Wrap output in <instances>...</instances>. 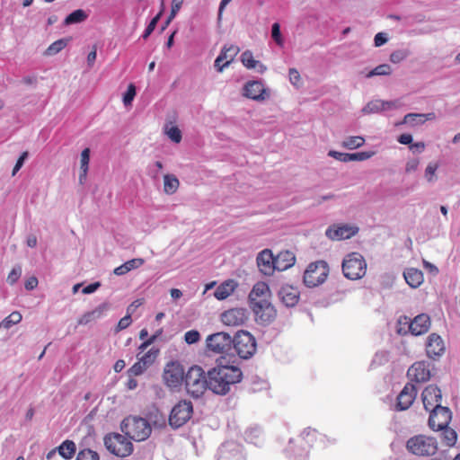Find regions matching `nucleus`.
Returning <instances> with one entry per match:
<instances>
[{
	"instance_id": "obj_1",
	"label": "nucleus",
	"mask_w": 460,
	"mask_h": 460,
	"mask_svg": "<svg viewBox=\"0 0 460 460\" xmlns=\"http://www.w3.org/2000/svg\"><path fill=\"white\" fill-rule=\"evenodd\" d=\"M242 379L243 372L238 367L217 364L208 370V389L216 394L226 395L231 386Z\"/></svg>"
},
{
	"instance_id": "obj_28",
	"label": "nucleus",
	"mask_w": 460,
	"mask_h": 460,
	"mask_svg": "<svg viewBox=\"0 0 460 460\" xmlns=\"http://www.w3.org/2000/svg\"><path fill=\"white\" fill-rule=\"evenodd\" d=\"M108 309L107 304H102L98 305L95 309L86 312L77 321V323L79 325H86L89 323L95 321L96 319H99L102 316L104 312Z\"/></svg>"
},
{
	"instance_id": "obj_47",
	"label": "nucleus",
	"mask_w": 460,
	"mask_h": 460,
	"mask_svg": "<svg viewBox=\"0 0 460 460\" xmlns=\"http://www.w3.org/2000/svg\"><path fill=\"white\" fill-rule=\"evenodd\" d=\"M409 55V52L405 49H398L391 53L390 61L397 64L404 60Z\"/></svg>"
},
{
	"instance_id": "obj_45",
	"label": "nucleus",
	"mask_w": 460,
	"mask_h": 460,
	"mask_svg": "<svg viewBox=\"0 0 460 460\" xmlns=\"http://www.w3.org/2000/svg\"><path fill=\"white\" fill-rule=\"evenodd\" d=\"M443 437L447 446H454L457 439L456 432L453 429L447 427L443 429Z\"/></svg>"
},
{
	"instance_id": "obj_31",
	"label": "nucleus",
	"mask_w": 460,
	"mask_h": 460,
	"mask_svg": "<svg viewBox=\"0 0 460 460\" xmlns=\"http://www.w3.org/2000/svg\"><path fill=\"white\" fill-rule=\"evenodd\" d=\"M89 161H90V149L84 148L81 153L80 157V174H79V182L83 184L87 176L88 172V166H89Z\"/></svg>"
},
{
	"instance_id": "obj_3",
	"label": "nucleus",
	"mask_w": 460,
	"mask_h": 460,
	"mask_svg": "<svg viewBox=\"0 0 460 460\" xmlns=\"http://www.w3.org/2000/svg\"><path fill=\"white\" fill-rule=\"evenodd\" d=\"M184 384L187 393L199 398L208 389V373L206 376L201 367L192 366L185 374Z\"/></svg>"
},
{
	"instance_id": "obj_50",
	"label": "nucleus",
	"mask_w": 460,
	"mask_h": 460,
	"mask_svg": "<svg viewBox=\"0 0 460 460\" xmlns=\"http://www.w3.org/2000/svg\"><path fill=\"white\" fill-rule=\"evenodd\" d=\"M21 275H22V268H21V266H19V265L15 266L9 272V274L7 276V282L10 285L15 284L18 281V279H20Z\"/></svg>"
},
{
	"instance_id": "obj_37",
	"label": "nucleus",
	"mask_w": 460,
	"mask_h": 460,
	"mask_svg": "<svg viewBox=\"0 0 460 460\" xmlns=\"http://www.w3.org/2000/svg\"><path fill=\"white\" fill-rule=\"evenodd\" d=\"M365 143V138L361 136L348 137L341 144L344 148L356 149L362 146Z\"/></svg>"
},
{
	"instance_id": "obj_11",
	"label": "nucleus",
	"mask_w": 460,
	"mask_h": 460,
	"mask_svg": "<svg viewBox=\"0 0 460 460\" xmlns=\"http://www.w3.org/2000/svg\"><path fill=\"white\" fill-rule=\"evenodd\" d=\"M232 343V337L225 332L208 335L206 340L208 349L217 354L226 353L231 349Z\"/></svg>"
},
{
	"instance_id": "obj_60",
	"label": "nucleus",
	"mask_w": 460,
	"mask_h": 460,
	"mask_svg": "<svg viewBox=\"0 0 460 460\" xmlns=\"http://www.w3.org/2000/svg\"><path fill=\"white\" fill-rule=\"evenodd\" d=\"M27 156H28V152L27 151L23 152L20 155V157L18 158V160H17V162H16V164H15V165H14V167L13 169V173H12L13 175H15L16 172L22 168V166L23 165V163H24L25 159L27 158Z\"/></svg>"
},
{
	"instance_id": "obj_24",
	"label": "nucleus",
	"mask_w": 460,
	"mask_h": 460,
	"mask_svg": "<svg viewBox=\"0 0 460 460\" xmlns=\"http://www.w3.org/2000/svg\"><path fill=\"white\" fill-rule=\"evenodd\" d=\"M430 327L429 316L426 314H420L411 320V334L415 336L422 335L426 333Z\"/></svg>"
},
{
	"instance_id": "obj_10",
	"label": "nucleus",
	"mask_w": 460,
	"mask_h": 460,
	"mask_svg": "<svg viewBox=\"0 0 460 460\" xmlns=\"http://www.w3.org/2000/svg\"><path fill=\"white\" fill-rule=\"evenodd\" d=\"M163 379L164 384L170 388L180 387L185 379L183 367L179 362H169L164 367Z\"/></svg>"
},
{
	"instance_id": "obj_59",
	"label": "nucleus",
	"mask_w": 460,
	"mask_h": 460,
	"mask_svg": "<svg viewBox=\"0 0 460 460\" xmlns=\"http://www.w3.org/2000/svg\"><path fill=\"white\" fill-rule=\"evenodd\" d=\"M289 80L292 84L299 85L301 83V77L299 72L295 68L289 69Z\"/></svg>"
},
{
	"instance_id": "obj_36",
	"label": "nucleus",
	"mask_w": 460,
	"mask_h": 460,
	"mask_svg": "<svg viewBox=\"0 0 460 460\" xmlns=\"http://www.w3.org/2000/svg\"><path fill=\"white\" fill-rule=\"evenodd\" d=\"M22 319L21 313L13 311L0 323V328L10 329L13 325L19 323Z\"/></svg>"
},
{
	"instance_id": "obj_26",
	"label": "nucleus",
	"mask_w": 460,
	"mask_h": 460,
	"mask_svg": "<svg viewBox=\"0 0 460 460\" xmlns=\"http://www.w3.org/2000/svg\"><path fill=\"white\" fill-rule=\"evenodd\" d=\"M398 104L397 102H385L381 100H375L372 102H369L364 108L363 111L365 113H374V112H379L390 109L397 108Z\"/></svg>"
},
{
	"instance_id": "obj_5",
	"label": "nucleus",
	"mask_w": 460,
	"mask_h": 460,
	"mask_svg": "<svg viewBox=\"0 0 460 460\" xmlns=\"http://www.w3.org/2000/svg\"><path fill=\"white\" fill-rule=\"evenodd\" d=\"M407 449L413 455L420 456H431L438 451L436 438L425 435H417L407 441Z\"/></svg>"
},
{
	"instance_id": "obj_4",
	"label": "nucleus",
	"mask_w": 460,
	"mask_h": 460,
	"mask_svg": "<svg viewBox=\"0 0 460 460\" xmlns=\"http://www.w3.org/2000/svg\"><path fill=\"white\" fill-rule=\"evenodd\" d=\"M342 272L349 279H362L367 272V262L364 257L358 252L348 254L342 261Z\"/></svg>"
},
{
	"instance_id": "obj_23",
	"label": "nucleus",
	"mask_w": 460,
	"mask_h": 460,
	"mask_svg": "<svg viewBox=\"0 0 460 460\" xmlns=\"http://www.w3.org/2000/svg\"><path fill=\"white\" fill-rule=\"evenodd\" d=\"M299 296L298 289L293 286H284L279 291V299L288 307L295 306L299 301Z\"/></svg>"
},
{
	"instance_id": "obj_57",
	"label": "nucleus",
	"mask_w": 460,
	"mask_h": 460,
	"mask_svg": "<svg viewBox=\"0 0 460 460\" xmlns=\"http://www.w3.org/2000/svg\"><path fill=\"white\" fill-rule=\"evenodd\" d=\"M125 263L128 267V271H130L132 270H136L141 267L145 263V260L142 258H135L126 261Z\"/></svg>"
},
{
	"instance_id": "obj_25",
	"label": "nucleus",
	"mask_w": 460,
	"mask_h": 460,
	"mask_svg": "<svg viewBox=\"0 0 460 460\" xmlns=\"http://www.w3.org/2000/svg\"><path fill=\"white\" fill-rule=\"evenodd\" d=\"M296 262V256L290 251H282L275 256L276 270L283 271L291 268Z\"/></svg>"
},
{
	"instance_id": "obj_62",
	"label": "nucleus",
	"mask_w": 460,
	"mask_h": 460,
	"mask_svg": "<svg viewBox=\"0 0 460 460\" xmlns=\"http://www.w3.org/2000/svg\"><path fill=\"white\" fill-rule=\"evenodd\" d=\"M374 41H375L376 47H380V46L384 45L385 43H386L387 38L385 33L378 32L377 34H376Z\"/></svg>"
},
{
	"instance_id": "obj_2",
	"label": "nucleus",
	"mask_w": 460,
	"mask_h": 460,
	"mask_svg": "<svg viewBox=\"0 0 460 460\" xmlns=\"http://www.w3.org/2000/svg\"><path fill=\"white\" fill-rule=\"evenodd\" d=\"M120 428L128 438L137 442L147 439L152 432L151 425L146 419L133 415L126 417Z\"/></svg>"
},
{
	"instance_id": "obj_41",
	"label": "nucleus",
	"mask_w": 460,
	"mask_h": 460,
	"mask_svg": "<svg viewBox=\"0 0 460 460\" xmlns=\"http://www.w3.org/2000/svg\"><path fill=\"white\" fill-rule=\"evenodd\" d=\"M158 349H151L138 359L142 362L143 366L149 367L155 362V358L158 356Z\"/></svg>"
},
{
	"instance_id": "obj_15",
	"label": "nucleus",
	"mask_w": 460,
	"mask_h": 460,
	"mask_svg": "<svg viewBox=\"0 0 460 460\" xmlns=\"http://www.w3.org/2000/svg\"><path fill=\"white\" fill-rule=\"evenodd\" d=\"M429 425L433 430H442L446 429L451 421V411L447 407H439L429 411Z\"/></svg>"
},
{
	"instance_id": "obj_58",
	"label": "nucleus",
	"mask_w": 460,
	"mask_h": 460,
	"mask_svg": "<svg viewBox=\"0 0 460 460\" xmlns=\"http://www.w3.org/2000/svg\"><path fill=\"white\" fill-rule=\"evenodd\" d=\"M132 323L131 316L129 314L122 317L117 325V331H122L126 328H128Z\"/></svg>"
},
{
	"instance_id": "obj_64",
	"label": "nucleus",
	"mask_w": 460,
	"mask_h": 460,
	"mask_svg": "<svg viewBox=\"0 0 460 460\" xmlns=\"http://www.w3.org/2000/svg\"><path fill=\"white\" fill-rule=\"evenodd\" d=\"M99 287H100L99 282H94V283L89 284L88 286H86L83 288V293L84 294H92L94 291H96Z\"/></svg>"
},
{
	"instance_id": "obj_55",
	"label": "nucleus",
	"mask_w": 460,
	"mask_h": 460,
	"mask_svg": "<svg viewBox=\"0 0 460 460\" xmlns=\"http://www.w3.org/2000/svg\"><path fill=\"white\" fill-rule=\"evenodd\" d=\"M328 155L343 163L349 162V154L348 153H341L334 150H331L328 153Z\"/></svg>"
},
{
	"instance_id": "obj_48",
	"label": "nucleus",
	"mask_w": 460,
	"mask_h": 460,
	"mask_svg": "<svg viewBox=\"0 0 460 460\" xmlns=\"http://www.w3.org/2000/svg\"><path fill=\"white\" fill-rule=\"evenodd\" d=\"M136 96V86L133 84H129L127 92L123 95V103L128 106L130 105Z\"/></svg>"
},
{
	"instance_id": "obj_12",
	"label": "nucleus",
	"mask_w": 460,
	"mask_h": 460,
	"mask_svg": "<svg viewBox=\"0 0 460 460\" xmlns=\"http://www.w3.org/2000/svg\"><path fill=\"white\" fill-rule=\"evenodd\" d=\"M250 307L254 314L255 321L259 324L268 325L271 323L277 316V311L270 301L264 300L260 302V304L256 303L253 305H250Z\"/></svg>"
},
{
	"instance_id": "obj_38",
	"label": "nucleus",
	"mask_w": 460,
	"mask_h": 460,
	"mask_svg": "<svg viewBox=\"0 0 460 460\" xmlns=\"http://www.w3.org/2000/svg\"><path fill=\"white\" fill-rule=\"evenodd\" d=\"M410 324H411V319L410 317L406 315L401 316L397 322V333L400 335L411 333V328H410Z\"/></svg>"
},
{
	"instance_id": "obj_33",
	"label": "nucleus",
	"mask_w": 460,
	"mask_h": 460,
	"mask_svg": "<svg viewBox=\"0 0 460 460\" xmlns=\"http://www.w3.org/2000/svg\"><path fill=\"white\" fill-rule=\"evenodd\" d=\"M58 454L65 459H71L75 454V444L72 440H65L57 447Z\"/></svg>"
},
{
	"instance_id": "obj_30",
	"label": "nucleus",
	"mask_w": 460,
	"mask_h": 460,
	"mask_svg": "<svg viewBox=\"0 0 460 460\" xmlns=\"http://www.w3.org/2000/svg\"><path fill=\"white\" fill-rule=\"evenodd\" d=\"M241 61H242L243 65L248 69H253V68H256L257 66H259V67H260L259 71L261 73H262L266 70V66L264 65L261 64L259 61L255 60L252 53L250 50H246L242 54Z\"/></svg>"
},
{
	"instance_id": "obj_61",
	"label": "nucleus",
	"mask_w": 460,
	"mask_h": 460,
	"mask_svg": "<svg viewBox=\"0 0 460 460\" xmlns=\"http://www.w3.org/2000/svg\"><path fill=\"white\" fill-rule=\"evenodd\" d=\"M228 66H229V61H225L223 59V57H220V55H218V57L215 60V67L217 68V70L218 72H222L223 69Z\"/></svg>"
},
{
	"instance_id": "obj_21",
	"label": "nucleus",
	"mask_w": 460,
	"mask_h": 460,
	"mask_svg": "<svg viewBox=\"0 0 460 460\" xmlns=\"http://www.w3.org/2000/svg\"><path fill=\"white\" fill-rule=\"evenodd\" d=\"M270 289L269 285L266 282L260 281L257 282L251 290L249 294V303L250 305H253L256 303L262 302L264 300L270 301Z\"/></svg>"
},
{
	"instance_id": "obj_52",
	"label": "nucleus",
	"mask_w": 460,
	"mask_h": 460,
	"mask_svg": "<svg viewBox=\"0 0 460 460\" xmlns=\"http://www.w3.org/2000/svg\"><path fill=\"white\" fill-rule=\"evenodd\" d=\"M200 339V334L198 331L196 330H190V331H188L185 335H184V341H186V343L188 344H193V343H196L199 341Z\"/></svg>"
},
{
	"instance_id": "obj_6",
	"label": "nucleus",
	"mask_w": 460,
	"mask_h": 460,
	"mask_svg": "<svg viewBox=\"0 0 460 460\" xmlns=\"http://www.w3.org/2000/svg\"><path fill=\"white\" fill-rule=\"evenodd\" d=\"M328 275L329 265L326 261L311 262L304 273V283L308 288L318 287L326 280Z\"/></svg>"
},
{
	"instance_id": "obj_51",
	"label": "nucleus",
	"mask_w": 460,
	"mask_h": 460,
	"mask_svg": "<svg viewBox=\"0 0 460 460\" xmlns=\"http://www.w3.org/2000/svg\"><path fill=\"white\" fill-rule=\"evenodd\" d=\"M184 0H172V10L169 17L166 20L165 25H168L171 21L175 17L176 13L181 9Z\"/></svg>"
},
{
	"instance_id": "obj_7",
	"label": "nucleus",
	"mask_w": 460,
	"mask_h": 460,
	"mask_svg": "<svg viewBox=\"0 0 460 460\" xmlns=\"http://www.w3.org/2000/svg\"><path fill=\"white\" fill-rule=\"evenodd\" d=\"M193 405L190 401L181 400L171 410L168 422L172 429L185 425L192 417Z\"/></svg>"
},
{
	"instance_id": "obj_20",
	"label": "nucleus",
	"mask_w": 460,
	"mask_h": 460,
	"mask_svg": "<svg viewBox=\"0 0 460 460\" xmlns=\"http://www.w3.org/2000/svg\"><path fill=\"white\" fill-rule=\"evenodd\" d=\"M244 96L255 101H264L269 97V93L260 81H250L243 87Z\"/></svg>"
},
{
	"instance_id": "obj_22",
	"label": "nucleus",
	"mask_w": 460,
	"mask_h": 460,
	"mask_svg": "<svg viewBox=\"0 0 460 460\" xmlns=\"http://www.w3.org/2000/svg\"><path fill=\"white\" fill-rule=\"evenodd\" d=\"M426 351L428 357L430 358L440 357L445 352V345L442 338L436 333H431L428 337Z\"/></svg>"
},
{
	"instance_id": "obj_16",
	"label": "nucleus",
	"mask_w": 460,
	"mask_h": 460,
	"mask_svg": "<svg viewBox=\"0 0 460 460\" xmlns=\"http://www.w3.org/2000/svg\"><path fill=\"white\" fill-rule=\"evenodd\" d=\"M423 406L426 411H431L441 406V390L434 385H428L421 394Z\"/></svg>"
},
{
	"instance_id": "obj_34",
	"label": "nucleus",
	"mask_w": 460,
	"mask_h": 460,
	"mask_svg": "<svg viewBox=\"0 0 460 460\" xmlns=\"http://www.w3.org/2000/svg\"><path fill=\"white\" fill-rule=\"evenodd\" d=\"M70 41V39H60L56 41H54L52 44L49 46V48L45 51L46 56H54L60 52L62 49H64L68 42Z\"/></svg>"
},
{
	"instance_id": "obj_43",
	"label": "nucleus",
	"mask_w": 460,
	"mask_h": 460,
	"mask_svg": "<svg viewBox=\"0 0 460 460\" xmlns=\"http://www.w3.org/2000/svg\"><path fill=\"white\" fill-rule=\"evenodd\" d=\"M75 460H100V457L97 452L84 448L79 451Z\"/></svg>"
},
{
	"instance_id": "obj_17",
	"label": "nucleus",
	"mask_w": 460,
	"mask_h": 460,
	"mask_svg": "<svg viewBox=\"0 0 460 460\" xmlns=\"http://www.w3.org/2000/svg\"><path fill=\"white\" fill-rule=\"evenodd\" d=\"M256 262L259 270L266 276L273 275L276 270L275 256L270 249H264L260 252L257 255Z\"/></svg>"
},
{
	"instance_id": "obj_32",
	"label": "nucleus",
	"mask_w": 460,
	"mask_h": 460,
	"mask_svg": "<svg viewBox=\"0 0 460 460\" xmlns=\"http://www.w3.org/2000/svg\"><path fill=\"white\" fill-rule=\"evenodd\" d=\"M180 186V181L173 174H165L164 176V191L172 195L174 194Z\"/></svg>"
},
{
	"instance_id": "obj_13",
	"label": "nucleus",
	"mask_w": 460,
	"mask_h": 460,
	"mask_svg": "<svg viewBox=\"0 0 460 460\" xmlns=\"http://www.w3.org/2000/svg\"><path fill=\"white\" fill-rule=\"evenodd\" d=\"M249 319V312L243 307L230 308L223 312L220 320L226 326L237 327L243 325Z\"/></svg>"
},
{
	"instance_id": "obj_49",
	"label": "nucleus",
	"mask_w": 460,
	"mask_h": 460,
	"mask_svg": "<svg viewBox=\"0 0 460 460\" xmlns=\"http://www.w3.org/2000/svg\"><path fill=\"white\" fill-rule=\"evenodd\" d=\"M375 155V152L366 151L349 154V162L351 161H365L371 158Z\"/></svg>"
},
{
	"instance_id": "obj_56",
	"label": "nucleus",
	"mask_w": 460,
	"mask_h": 460,
	"mask_svg": "<svg viewBox=\"0 0 460 460\" xmlns=\"http://www.w3.org/2000/svg\"><path fill=\"white\" fill-rule=\"evenodd\" d=\"M438 164H429L425 170V177L429 182L434 181L435 173L438 169Z\"/></svg>"
},
{
	"instance_id": "obj_42",
	"label": "nucleus",
	"mask_w": 460,
	"mask_h": 460,
	"mask_svg": "<svg viewBox=\"0 0 460 460\" xmlns=\"http://www.w3.org/2000/svg\"><path fill=\"white\" fill-rule=\"evenodd\" d=\"M161 5H162V10L159 12L158 14H156L152 20L151 22H149V24L147 25V27L146 28L145 31H144V34H143V38L146 40L149 37V35L154 31V30L155 29V26L163 13V11H164V0L161 1Z\"/></svg>"
},
{
	"instance_id": "obj_54",
	"label": "nucleus",
	"mask_w": 460,
	"mask_h": 460,
	"mask_svg": "<svg viewBox=\"0 0 460 460\" xmlns=\"http://www.w3.org/2000/svg\"><path fill=\"white\" fill-rule=\"evenodd\" d=\"M167 135L170 139L175 143H180L181 140V132L177 127H172L168 129Z\"/></svg>"
},
{
	"instance_id": "obj_53",
	"label": "nucleus",
	"mask_w": 460,
	"mask_h": 460,
	"mask_svg": "<svg viewBox=\"0 0 460 460\" xmlns=\"http://www.w3.org/2000/svg\"><path fill=\"white\" fill-rule=\"evenodd\" d=\"M271 36L272 39L275 40V42L282 46L283 45V40L280 33V26L278 22L273 23L272 29H271Z\"/></svg>"
},
{
	"instance_id": "obj_14",
	"label": "nucleus",
	"mask_w": 460,
	"mask_h": 460,
	"mask_svg": "<svg viewBox=\"0 0 460 460\" xmlns=\"http://www.w3.org/2000/svg\"><path fill=\"white\" fill-rule=\"evenodd\" d=\"M358 232V227L352 225L333 224L326 229L325 235L331 240L341 241L351 238L356 235Z\"/></svg>"
},
{
	"instance_id": "obj_40",
	"label": "nucleus",
	"mask_w": 460,
	"mask_h": 460,
	"mask_svg": "<svg viewBox=\"0 0 460 460\" xmlns=\"http://www.w3.org/2000/svg\"><path fill=\"white\" fill-rule=\"evenodd\" d=\"M239 52V48L237 46H234V45H231V46H225L221 52H220V57H223V59L225 61H229V64L234 60V57L238 54Z\"/></svg>"
},
{
	"instance_id": "obj_44",
	"label": "nucleus",
	"mask_w": 460,
	"mask_h": 460,
	"mask_svg": "<svg viewBox=\"0 0 460 460\" xmlns=\"http://www.w3.org/2000/svg\"><path fill=\"white\" fill-rule=\"evenodd\" d=\"M392 73V68L388 64H382L376 66L373 70H371L367 74V77H372L374 75H388Z\"/></svg>"
},
{
	"instance_id": "obj_35",
	"label": "nucleus",
	"mask_w": 460,
	"mask_h": 460,
	"mask_svg": "<svg viewBox=\"0 0 460 460\" xmlns=\"http://www.w3.org/2000/svg\"><path fill=\"white\" fill-rule=\"evenodd\" d=\"M435 119V113H428V114H417V113H409L404 116L403 121L401 123H412L417 121L420 123H424L427 119Z\"/></svg>"
},
{
	"instance_id": "obj_46",
	"label": "nucleus",
	"mask_w": 460,
	"mask_h": 460,
	"mask_svg": "<svg viewBox=\"0 0 460 460\" xmlns=\"http://www.w3.org/2000/svg\"><path fill=\"white\" fill-rule=\"evenodd\" d=\"M146 367L143 366L142 362L138 359L131 367L128 369V376H140L146 370Z\"/></svg>"
},
{
	"instance_id": "obj_8",
	"label": "nucleus",
	"mask_w": 460,
	"mask_h": 460,
	"mask_svg": "<svg viewBox=\"0 0 460 460\" xmlns=\"http://www.w3.org/2000/svg\"><path fill=\"white\" fill-rule=\"evenodd\" d=\"M128 438L119 433L109 434L104 438V445L111 454L125 457L133 452V445Z\"/></svg>"
},
{
	"instance_id": "obj_63",
	"label": "nucleus",
	"mask_w": 460,
	"mask_h": 460,
	"mask_svg": "<svg viewBox=\"0 0 460 460\" xmlns=\"http://www.w3.org/2000/svg\"><path fill=\"white\" fill-rule=\"evenodd\" d=\"M38 283L36 277H31L25 281L24 287L27 290H32L38 286Z\"/></svg>"
},
{
	"instance_id": "obj_27",
	"label": "nucleus",
	"mask_w": 460,
	"mask_h": 460,
	"mask_svg": "<svg viewBox=\"0 0 460 460\" xmlns=\"http://www.w3.org/2000/svg\"><path fill=\"white\" fill-rule=\"evenodd\" d=\"M237 283L234 279H227L221 283L216 289L214 296L218 300H224L234 293Z\"/></svg>"
},
{
	"instance_id": "obj_9",
	"label": "nucleus",
	"mask_w": 460,
	"mask_h": 460,
	"mask_svg": "<svg viewBox=\"0 0 460 460\" xmlns=\"http://www.w3.org/2000/svg\"><path fill=\"white\" fill-rule=\"evenodd\" d=\"M232 341V345L241 358L247 359L256 351L255 338L247 331L241 330L237 332Z\"/></svg>"
},
{
	"instance_id": "obj_18",
	"label": "nucleus",
	"mask_w": 460,
	"mask_h": 460,
	"mask_svg": "<svg viewBox=\"0 0 460 460\" xmlns=\"http://www.w3.org/2000/svg\"><path fill=\"white\" fill-rule=\"evenodd\" d=\"M408 377L416 383L427 382L430 378L429 365L424 361L415 362L408 369Z\"/></svg>"
},
{
	"instance_id": "obj_29",
	"label": "nucleus",
	"mask_w": 460,
	"mask_h": 460,
	"mask_svg": "<svg viewBox=\"0 0 460 460\" xmlns=\"http://www.w3.org/2000/svg\"><path fill=\"white\" fill-rule=\"evenodd\" d=\"M403 277L407 284L411 288L420 287L424 280L423 273L421 272V270H417L415 268L407 269L403 272Z\"/></svg>"
},
{
	"instance_id": "obj_19",
	"label": "nucleus",
	"mask_w": 460,
	"mask_h": 460,
	"mask_svg": "<svg viewBox=\"0 0 460 460\" xmlns=\"http://www.w3.org/2000/svg\"><path fill=\"white\" fill-rule=\"evenodd\" d=\"M417 395V389L414 385L408 383L397 396L396 409L404 411L411 407Z\"/></svg>"
},
{
	"instance_id": "obj_39",
	"label": "nucleus",
	"mask_w": 460,
	"mask_h": 460,
	"mask_svg": "<svg viewBox=\"0 0 460 460\" xmlns=\"http://www.w3.org/2000/svg\"><path fill=\"white\" fill-rule=\"evenodd\" d=\"M87 18V14L84 10L78 9L72 12L65 19V24H74L84 22Z\"/></svg>"
}]
</instances>
